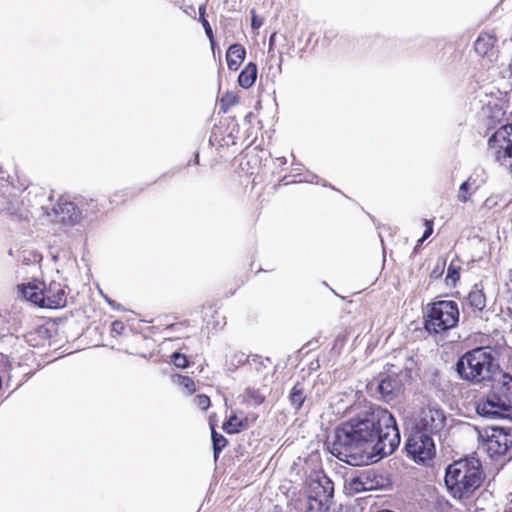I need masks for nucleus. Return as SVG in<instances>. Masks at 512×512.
I'll list each match as a JSON object with an SVG mask.
<instances>
[{
  "instance_id": "15",
  "label": "nucleus",
  "mask_w": 512,
  "mask_h": 512,
  "mask_svg": "<svg viewBox=\"0 0 512 512\" xmlns=\"http://www.w3.org/2000/svg\"><path fill=\"white\" fill-rule=\"evenodd\" d=\"M400 388V382L392 377H385L379 380L376 386L381 398L386 402L391 401L400 391Z\"/></svg>"
},
{
  "instance_id": "30",
  "label": "nucleus",
  "mask_w": 512,
  "mask_h": 512,
  "mask_svg": "<svg viewBox=\"0 0 512 512\" xmlns=\"http://www.w3.org/2000/svg\"><path fill=\"white\" fill-rule=\"evenodd\" d=\"M425 226H426V229H425V231L423 233L422 238L419 240L420 243L425 241L433 232V223H432V221L426 220L425 221Z\"/></svg>"
},
{
  "instance_id": "8",
  "label": "nucleus",
  "mask_w": 512,
  "mask_h": 512,
  "mask_svg": "<svg viewBox=\"0 0 512 512\" xmlns=\"http://www.w3.org/2000/svg\"><path fill=\"white\" fill-rule=\"evenodd\" d=\"M445 420V414L441 409L428 405L415 414L411 432L433 437L443 429Z\"/></svg>"
},
{
  "instance_id": "3",
  "label": "nucleus",
  "mask_w": 512,
  "mask_h": 512,
  "mask_svg": "<svg viewBox=\"0 0 512 512\" xmlns=\"http://www.w3.org/2000/svg\"><path fill=\"white\" fill-rule=\"evenodd\" d=\"M444 480L454 498H467L484 480L481 462L476 458L455 461L447 467Z\"/></svg>"
},
{
  "instance_id": "6",
  "label": "nucleus",
  "mask_w": 512,
  "mask_h": 512,
  "mask_svg": "<svg viewBox=\"0 0 512 512\" xmlns=\"http://www.w3.org/2000/svg\"><path fill=\"white\" fill-rule=\"evenodd\" d=\"M307 493L310 510L313 512H325L332 504L334 495L333 482L326 475L314 472L307 480Z\"/></svg>"
},
{
  "instance_id": "18",
  "label": "nucleus",
  "mask_w": 512,
  "mask_h": 512,
  "mask_svg": "<svg viewBox=\"0 0 512 512\" xmlns=\"http://www.w3.org/2000/svg\"><path fill=\"white\" fill-rule=\"evenodd\" d=\"M306 399L304 388L300 383L293 386L289 394V401L295 410H299Z\"/></svg>"
},
{
  "instance_id": "31",
  "label": "nucleus",
  "mask_w": 512,
  "mask_h": 512,
  "mask_svg": "<svg viewBox=\"0 0 512 512\" xmlns=\"http://www.w3.org/2000/svg\"><path fill=\"white\" fill-rule=\"evenodd\" d=\"M124 330V325L121 321H114L112 323L111 331L114 334L120 335Z\"/></svg>"
},
{
  "instance_id": "24",
  "label": "nucleus",
  "mask_w": 512,
  "mask_h": 512,
  "mask_svg": "<svg viewBox=\"0 0 512 512\" xmlns=\"http://www.w3.org/2000/svg\"><path fill=\"white\" fill-rule=\"evenodd\" d=\"M238 103V96L233 92H226L221 98V106L224 112Z\"/></svg>"
},
{
  "instance_id": "12",
  "label": "nucleus",
  "mask_w": 512,
  "mask_h": 512,
  "mask_svg": "<svg viewBox=\"0 0 512 512\" xmlns=\"http://www.w3.org/2000/svg\"><path fill=\"white\" fill-rule=\"evenodd\" d=\"M483 448L491 456H512V433L503 428H492L490 433L486 432V439Z\"/></svg>"
},
{
  "instance_id": "23",
  "label": "nucleus",
  "mask_w": 512,
  "mask_h": 512,
  "mask_svg": "<svg viewBox=\"0 0 512 512\" xmlns=\"http://www.w3.org/2000/svg\"><path fill=\"white\" fill-rule=\"evenodd\" d=\"M211 430H212V443H213L214 457H215V459H217L220 452L226 446L227 440L222 434L217 433L213 426H211Z\"/></svg>"
},
{
  "instance_id": "25",
  "label": "nucleus",
  "mask_w": 512,
  "mask_h": 512,
  "mask_svg": "<svg viewBox=\"0 0 512 512\" xmlns=\"http://www.w3.org/2000/svg\"><path fill=\"white\" fill-rule=\"evenodd\" d=\"M459 268L450 264L447 269L446 282L447 284H455L459 279Z\"/></svg>"
},
{
  "instance_id": "13",
  "label": "nucleus",
  "mask_w": 512,
  "mask_h": 512,
  "mask_svg": "<svg viewBox=\"0 0 512 512\" xmlns=\"http://www.w3.org/2000/svg\"><path fill=\"white\" fill-rule=\"evenodd\" d=\"M497 37L493 32H482L474 43L476 53L493 63L497 61L498 50L496 48Z\"/></svg>"
},
{
  "instance_id": "27",
  "label": "nucleus",
  "mask_w": 512,
  "mask_h": 512,
  "mask_svg": "<svg viewBox=\"0 0 512 512\" xmlns=\"http://www.w3.org/2000/svg\"><path fill=\"white\" fill-rule=\"evenodd\" d=\"M172 362L178 368H185L188 365V360L185 355L175 352L172 355Z\"/></svg>"
},
{
  "instance_id": "17",
  "label": "nucleus",
  "mask_w": 512,
  "mask_h": 512,
  "mask_svg": "<svg viewBox=\"0 0 512 512\" xmlns=\"http://www.w3.org/2000/svg\"><path fill=\"white\" fill-rule=\"evenodd\" d=\"M256 78L257 66L253 62H249L239 74L238 83L242 88L248 89L255 83Z\"/></svg>"
},
{
  "instance_id": "1",
  "label": "nucleus",
  "mask_w": 512,
  "mask_h": 512,
  "mask_svg": "<svg viewBox=\"0 0 512 512\" xmlns=\"http://www.w3.org/2000/svg\"><path fill=\"white\" fill-rule=\"evenodd\" d=\"M381 420L391 422V413L373 404L341 423L335 429L332 453L352 466L373 462V442L377 438Z\"/></svg>"
},
{
  "instance_id": "28",
  "label": "nucleus",
  "mask_w": 512,
  "mask_h": 512,
  "mask_svg": "<svg viewBox=\"0 0 512 512\" xmlns=\"http://www.w3.org/2000/svg\"><path fill=\"white\" fill-rule=\"evenodd\" d=\"M179 384L185 387L189 394L195 391L194 381L188 376H179Z\"/></svg>"
},
{
  "instance_id": "29",
  "label": "nucleus",
  "mask_w": 512,
  "mask_h": 512,
  "mask_svg": "<svg viewBox=\"0 0 512 512\" xmlns=\"http://www.w3.org/2000/svg\"><path fill=\"white\" fill-rule=\"evenodd\" d=\"M195 401L197 406L202 410H206L210 406V398L206 395H198Z\"/></svg>"
},
{
  "instance_id": "7",
  "label": "nucleus",
  "mask_w": 512,
  "mask_h": 512,
  "mask_svg": "<svg viewBox=\"0 0 512 512\" xmlns=\"http://www.w3.org/2000/svg\"><path fill=\"white\" fill-rule=\"evenodd\" d=\"M490 155L512 174V125L500 127L488 140Z\"/></svg>"
},
{
  "instance_id": "33",
  "label": "nucleus",
  "mask_w": 512,
  "mask_h": 512,
  "mask_svg": "<svg viewBox=\"0 0 512 512\" xmlns=\"http://www.w3.org/2000/svg\"><path fill=\"white\" fill-rule=\"evenodd\" d=\"M270 512H282L281 508L279 506H274Z\"/></svg>"
},
{
  "instance_id": "14",
  "label": "nucleus",
  "mask_w": 512,
  "mask_h": 512,
  "mask_svg": "<svg viewBox=\"0 0 512 512\" xmlns=\"http://www.w3.org/2000/svg\"><path fill=\"white\" fill-rule=\"evenodd\" d=\"M55 219L68 224H74L81 218V213L74 203L59 201L53 208Z\"/></svg>"
},
{
  "instance_id": "35",
  "label": "nucleus",
  "mask_w": 512,
  "mask_h": 512,
  "mask_svg": "<svg viewBox=\"0 0 512 512\" xmlns=\"http://www.w3.org/2000/svg\"><path fill=\"white\" fill-rule=\"evenodd\" d=\"M507 512H512V506L509 507V509L507 510Z\"/></svg>"
},
{
  "instance_id": "26",
  "label": "nucleus",
  "mask_w": 512,
  "mask_h": 512,
  "mask_svg": "<svg viewBox=\"0 0 512 512\" xmlns=\"http://www.w3.org/2000/svg\"><path fill=\"white\" fill-rule=\"evenodd\" d=\"M501 389L505 396H509V399L512 401V376L504 375L503 383Z\"/></svg>"
},
{
  "instance_id": "4",
  "label": "nucleus",
  "mask_w": 512,
  "mask_h": 512,
  "mask_svg": "<svg viewBox=\"0 0 512 512\" xmlns=\"http://www.w3.org/2000/svg\"><path fill=\"white\" fill-rule=\"evenodd\" d=\"M67 286L61 282L51 281L49 284L32 281L18 286L23 298L42 308L58 309L66 305Z\"/></svg>"
},
{
  "instance_id": "34",
  "label": "nucleus",
  "mask_w": 512,
  "mask_h": 512,
  "mask_svg": "<svg viewBox=\"0 0 512 512\" xmlns=\"http://www.w3.org/2000/svg\"><path fill=\"white\" fill-rule=\"evenodd\" d=\"M252 26H253V27H259V26H260V23H258V24H257L256 19H255V18H253V20H252Z\"/></svg>"
},
{
  "instance_id": "22",
  "label": "nucleus",
  "mask_w": 512,
  "mask_h": 512,
  "mask_svg": "<svg viewBox=\"0 0 512 512\" xmlns=\"http://www.w3.org/2000/svg\"><path fill=\"white\" fill-rule=\"evenodd\" d=\"M475 181H471V178L466 180L460 185L459 188V194H458V200L465 203L469 200L471 194L473 191L476 190Z\"/></svg>"
},
{
  "instance_id": "5",
  "label": "nucleus",
  "mask_w": 512,
  "mask_h": 512,
  "mask_svg": "<svg viewBox=\"0 0 512 512\" xmlns=\"http://www.w3.org/2000/svg\"><path fill=\"white\" fill-rule=\"evenodd\" d=\"M459 321L458 305L454 301L441 300L427 306L425 328L439 334L454 328Z\"/></svg>"
},
{
  "instance_id": "10",
  "label": "nucleus",
  "mask_w": 512,
  "mask_h": 512,
  "mask_svg": "<svg viewBox=\"0 0 512 512\" xmlns=\"http://www.w3.org/2000/svg\"><path fill=\"white\" fill-rule=\"evenodd\" d=\"M511 408L512 401L509 399V396L500 395L495 392L489 393L476 404L477 413L491 419L507 417Z\"/></svg>"
},
{
  "instance_id": "21",
  "label": "nucleus",
  "mask_w": 512,
  "mask_h": 512,
  "mask_svg": "<svg viewBox=\"0 0 512 512\" xmlns=\"http://www.w3.org/2000/svg\"><path fill=\"white\" fill-rule=\"evenodd\" d=\"M346 488L352 493H360L372 489V485L365 481L363 477H353L346 480Z\"/></svg>"
},
{
  "instance_id": "11",
  "label": "nucleus",
  "mask_w": 512,
  "mask_h": 512,
  "mask_svg": "<svg viewBox=\"0 0 512 512\" xmlns=\"http://www.w3.org/2000/svg\"><path fill=\"white\" fill-rule=\"evenodd\" d=\"M406 451L415 462L427 464L435 455L433 437L411 432L406 442Z\"/></svg>"
},
{
  "instance_id": "32",
  "label": "nucleus",
  "mask_w": 512,
  "mask_h": 512,
  "mask_svg": "<svg viewBox=\"0 0 512 512\" xmlns=\"http://www.w3.org/2000/svg\"><path fill=\"white\" fill-rule=\"evenodd\" d=\"M203 25H204V27H205L206 34H207V36H208V37H209V39H210L211 46L213 47V46H214V41H213V33H212V29H211V27H210L209 23H208L206 20H204V21H203Z\"/></svg>"
},
{
  "instance_id": "20",
  "label": "nucleus",
  "mask_w": 512,
  "mask_h": 512,
  "mask_svg": "<svg viewBox=\"0 0 512 512\" xmlns=\"http://www.w3.org/2000/svg\"><path fill=\"white\" fill-rule=\"evenodd\" d=\"M246 428V419H240L237 415H231L223 424V429L229 434L238 433Z\"/></svg>"
},
{
  "instance_id": "2",
  "label": "nucleus",
  "mask_w": 512,
  "mask_h": 512,
  "mask_svg": "<svg viewBox=\"0 0 512 512\" xmlns=\"http://www.w3.org/2000/svg\"><path fill=\"white\" fill-rule=\"evenodd\" d=\"M499 363L491 347H477L459 358L456 371L473 384L490 382L499 372Z\"/></svg>"
},
{
  "instance_id": "19",
  "label": "nucleus",
  "mask_w": 512,
  "mask_h": 512,
  "mask_svg": "<svg viewBox=\"0 0 512 512\" xmlns=\"http://www.w3.org/2000/svg\"><path fill=\"white\" fill-rule=\"evenodd\" d=\"M467 301L469 305L478 311H482L486 307V297L482 290L474 288L468 294Z\"/></svg>"
},
{
  "instance_id": "9",
  "label": "nucleus",
  "mask_w": 512,
  "mask_h": 512,
  "mask_svg": "<svg viewBox=\"0 0 512 512\" xmlns=\"http://www.w3.org/2000/svg\"><path fill=\"white\" fill-rule=\"evenodd\" d=\"M377 438L373 442V462L392 454L400 444V433L395 418L391 415V422L381 420Z\"/></svg>"
},
{
  "instance_id": "16",
  "label": "nucleus",
  "mask_w": 512,
  "mask_h": 512,
  "mask_svg": "<svg viewBox=\"0 0 512 512\" xmlns=\"http://www.w3.org/2000/svg\"><path fill=\"white\" fill-rule=\"evenodd\" d=\"M246 56V50L241 44H232L226 52L227 66L230 70L236 71Z\"/></svg>"
}]
</instances>
